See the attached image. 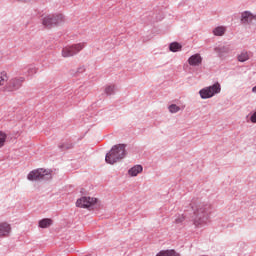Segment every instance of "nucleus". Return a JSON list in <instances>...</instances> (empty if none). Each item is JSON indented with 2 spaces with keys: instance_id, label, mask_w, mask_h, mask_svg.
Wrapping results in <instances>:
<instances>
[{
  "instance_id": "3",
  "label": "nucleus",
  "mask_w": 256,
  "mask_h": 256,
  "mask_svg": "<svg viewBox=\"0 0 256 256\" xmlns=\"http://www.w3.org/2000/svg\"><path fill=\"white\" fill-rule=\"evenodd\" d=\"M65 21V17L63 14H58V15H47L43 18L42 24L44 27L47 29H51V27H55L57 25H60V23H63Z\"/></svg>"
},
{
  "instance_id": "22",
  "label": "nucleus",
  "mask_w": 256,
  "mask_h": 256,
  "mask_svg": "<svg viewBox=\"0 0 256 256\" xmlns=\"http://www.w3.org/2000/svg\"><path fill=\"white\" fill-rule=\"evenodd\" d=\"M106 95H113L115 93V85H109L105 88Z\"/></svg>"
},
{
  "instance_id": "6",
  "label": "nucleus",
  "mask_w": 256,
  "mask_h": 256,
  "mask_svg": "<svg viewBox=\"0 0 256 256\" xmlns=\"http://www.w3.org/2000/svg\"><path fill=\"white\" fill-rule=\"evenodd\" d=\"M47 175H49V171L41 168L31 171L28 174L27 179L28 181H41V179H46Z\"/></svg>"
},
{
  "instance_id": "26",
  "label": "nucleus",
  "mask_w": 256,
  "mask_h": 256,
  "mask_svg": "<svg viewBox=\"0 0 256 256\" xmlns=\"http://www.w3.org/2000/svg\"><path fill=\"white\" fill-rule=\"evenodd\" d=\"M65 149H73V144H68L65 146Z\"/></svg>"
},
{
  "instance_id": "12",
  "label": "nucleus",
  "mask_w": 256,
  "mask_h": 256,
  "mask_svg": "<svg viewBox=\"0 0 256 256\" xmlns=\"http://www.w3.org/2000/svg\"><path fill=\"white\" fill-rule=\"evenodd\" d=\"M237 59L240 63H245V61H249L251 59V53L242 51L240 54H238Z\"/></svg>"
},
{
  "instance_id": "19",
  "label": "nucleus",
  "mask_w": 256,
  "mask_h": 256,
  "mask_svg": "<svg viewBox=\"0 0 256 256\" xmlns=\"http://www.w3.org/2000/svg\"><path fill=\"white\" fill-rule=\"evenodd\" d=\"M225 31H226V28H225V27L219 26V27H217V28H215V29L213 30V33H214V35H216L217 37H221V36L225 35Z\"/></svg>"
},
{
  "instance_id": "23",
  "label": "nucleus",
  "mask_w": 256,
  "mask_h": 256,
  "mask_svg": "<svg viewBox=\"0 0 256 256\" xmlns=\"http://www.w3.org/2000/svg\"><path fill=\"white\" fill-rule=\"evenodd\" d=\"M170 113H179L181 111V108L175 104H172L169 106Z\"/></svg>"
},
{
  "instance_id": "16",
  "label": "nucleus",
  "mask_w": 256,
  "mask_h": 256,
  "mask_svg": "<svg viewBox=\"0 0 256 256\" xmlns=\"http://www.w3.org/2000/svg\"><path fill=\"white\" fill-rule=\"evenodd\" d=\"M199 93H200V97L202 99H211V97H213V93H210L209 89L207 87L204 88V89H201L199 91Z\"/></svg>"
},
{
  "instance_id": "25",
  "label": "nucleus",
  "mask_w": 256,
  "mask_h": 256,
  "mask_svg": "<svg viewBox=\"0 0 256 256\" xmlns=\"http://www.w3.org/2000/svg\"><path fill=\"white\" fill-rule=\"evenodd\" d=\"M251 123H256V111L250 117Z\"/></svg>"
},
{
  "instance_id": "24",
  "label": "nucleus",
  "mask_w": 256,
  "mask_h": 256,
  "mask_svg": "<svg viewBox=\"0 0 256 256\" xmlns=\"http://www.w3.org/2000/svg\"><path fill=\"white\" fill-rule=\"evenodd\" d=\"M183 221H185V215L183 214L178 215L175 219V223H183Z\"/></svg>"
},
{
  "instance_id": "8",
  "label": "nucleus",
  "mask_w": 256,
  "mask_h": 256,
  "mask_svg": "<svg viewBox=\"0 0 256 256\" xmlns=\"http://www.w3.org/2000/svg\"><path fill=\"white\" fill-rule=\"evenodd\" d=\"M188 63L192 67H199V65L203 63V58L201 57V54H194L188 59Z\"/></svg>"
},
{
  "instance_id": "2",
  "label": "nucleus",
  "mask_w": 256,
  "mask_h": 256,
  "mask_svg": "<svg viewBox=\"0 0 256 256\" xmlns=\"http://www.w3.org/2000/svg\"><path fill=\"white\" fill-rule=\"evenodd\" d=\"M194 225L199 227V225H203L205 223V219H207V206L203 204H199L196 206L194 210Z\"/></svg>"
},
{
  "instance_id": "1",
  "label": "nucleus",
  "mask_w": 256,
  "mask_h": 256,
  "mask_svg": "<svg viewBox=\"0 0 256 256\" xmlns=\"http://www.w3.org/2000/svg\"><path fill=\"white\" fill-rule=\"evenodd\" d=\"M125 158V145L118 144L115 145L109 153L106 154L105 161L109 165H115L118 161Z\"/></svg>"
},
{
  "instance_id": "18",
  "label": "nucleus",
  "mask_w": 256,
  "mask_h": 256,
  "mask_svg": "<svg viewBox=\"0 0 256 256\" xmlns=\"http://www.w3.org/2000/svg\"><path fill=\"white\" fill-rule=\"evenodd\" d=\"M7 81H9V75L7 74L6 71H1L0 72V87H3V85H5V83H7Z\"/></svg>"
},
{
  "instance_id": "21",
  "label": "nucleus",
  "mask_w": 256,
  "mask_h": 256,
  "mask_svg": "<svg viewBox=\"0 0 256 256\" xmlns=\"http://www.w3.org/2000/svg\"><path fill=\"white\" fill-rule=\"evenodd\" d=\"M181 50V44L177 43V42H173L170 44V51H172L173 53H176V51Z\"/></svg>"
},
{
  "instance_id": "4",
  "label": "nucleus",
  "mask_w": 256,
  "mask_h": 256,
  "mask_svg": "<svg viewBox=\"0 0 256 256\" xmlns=\"http://www.w3.org/2000/svg\"><path fill=\"white\" fill-rule=\"evenodd\" d=\"M85 48V43H78L72 46H66L62 49L63 57H73V55H77L79 51Z\"/></svg>"
},
{
  "instance_id": "5",
  "label": "nucleus",
  "mask_w": 256,
  "mask_h": 256,
  "mask_svg": "<svg viewBox=\"0 0 256 256\" xmlns=\"http://www.w3.org/2000/svg\"><path fill=\"white\" fill-rule=\"evenodd\" d=\"M97 205V198H91V197H81L76 202V207H81L82 209H91L92 207H95Z\"/></svg>"
},
{
  "instance_id": "7",
  "label": "nucleus",
  "mask_w": 256,
  "mask_h": 256,
  "mask_svg": "<svg viewBox=\"0 0 256 256\" xmlns=\"http://www.w3.org/2000/svg\"><path fill=\"white\" fill-rule=\"evenodd\" d=\"M23 83H25V77L12 78L7 84V89L8 91H18L23 87Z\"/></svg>"
},
{
  "instance_id": "11",
  "label": "nucleus",
  "mask_w": 256,
  "mask_h": 256,
  "mask_svg": "<svg viewBox=\"0 0 256 256\" xmlns=\"http://www.w3.org/2000/svg\"><path fill=\"white\" fill-rule=\"evenodd\" d=\"M143 172V166L141 165H135L133 166L129 171H128V175H130V177H137V175H139V173Z\"/></svg>"
},
{
  "instance_id": "20",
  "label": "nucleus",
  "mask_w": 256,
  "mask_h": 256,
  "mask_svg": "<svg viewBox=\"0 0 256 256\" xmlns=\"http://www.w3.org/2000/svg\"><path fill=\"white\" fill-rule=\"evenodd\" d=\"M7 141V134L5 132L0 131V149L5 147V142Z\"/></svg>"
},
{
  "instance_id": "13",
  "label": "nucleus",
  "mask_w": 256,
  "mask_h": 256,
  "mask_svg": "<svg viewBox=\"0 0 256 256\" xmlns=\"http://www.w3.org/2000/svg\"><path fill=\"white\" fill-rule=\"evenodd\" d=\"M206 88H208L209 93H212V97L217 95V93H221V84H219V82Z\"/></svg>"
},
{
  "instance_id": "15",
  "label": "nucleus",
  "mask_w": 256,
  "mask_h": 256,
  "mask_svg": "<svg viewBox=\"0 0 256 256\" xmlns=\"http://www.w3.org/2000/svg\"><path fill=\"white\" fill-rule=\"evenodd\" d=\"M156 256H181L175 250H163L160 251Z\"/></svg>"
},
{
  "instance_id": "27",
  "label": "nucleus",
  "mask_w": 256,
  "mask_h": 256,
  "mask_svg": "<svg viewBox=\"0 0 256 256\" xmlns=\"http://www.w3.org/2000/svg\"><path fill=\"white\" fill-rule=\"evenodd\" d=\"M252 93H256V86L252 88Z\"/></svg>"
},
{
  "instance_id": "9",
  "label": "nucleus",
  "mask_w": 256,
  "mask_h": 256,
  "mask_svg": "<svg viewBox=\"0 0 256 256\" xmlns=\"http://www.w3.org/2000/svg\"><path fill=\"white\" fill-rule=\"evenodd\" d=\"M11 225L7 222L0 223V237H9Z\"/></svg>"
},
{
  "instance_id": "17",
  "label": "nucleus",
  "mask_w": 256,
  "mask_h": 256,
  "mask_svg": "<svg viewBox=\"0 0 256 256\" xmlns=\"http://www.w3.org/2000/svg\"><path fill=\"white\" fill-rule=\"evenodd\" d=\"M216 53H218L219 57H223V55L229 53V47L227 46H219L215 48Z\"/></svg>"
},
{
  "instance_id": "14",
  "label": "nucleus",
  "mask_w": 256,
  "mask_h": 256,
  "mask_svg": "<svg viewBox=\"0 0 256 256\" xmlns=\"http://www.w3.org/2000/svg\"><path fill=\"white\" fill-rule=\"evenodd\" d=\"M53 225V220L49 218H45L39 221V227L41 229H47V227H51Z\"/></svg>"
},
{
  "instance_id": "10",
  "label": "nucleus",
  "mask_w": 256,
  "mask_h": 256,
  "mask_svg": "<svg viewBox=\"0 0 256 256\" xmlns=\"http://www.w3.org/2000/svg\"><path fill=\"white\" fill-rule=\"evenodd\" d=\"M253 19L256 21V15H253L251 12L245 11L242 13V18H241L242 23H251Z\"/></svg>"
}]
</instances>
